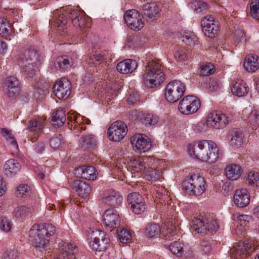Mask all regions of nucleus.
Masks as SVG:
<instances>
[{
	"instance_id": "26",
	"label": "nucleus",
	"mask_w": 259,
	"mask_h": 259,
	"mask_svg": "<svg viewBox=\"0 0 259 259\" xmlns=\"http://www.w3.org/2000/svg\"><path fill=\"white\" fill-rule=\"evenodd\" d=\"M249 88L246 83L241 79L237 78L232 81L231 91L238 97L245 96L248 92Z\"/></svg>"
},
{
	"instance_id": "34",
	"label": "nucleus",
	"mask_w": 259,
	"mask_h": 259,
	"mask_svg": "<svg viewBox=\"0 0 259 259\" xmlns=\"http://www.w3.org/2000/svg\"><path fill=\"white\" fill-rule=\"evenodd\" d=\"M46 123V119L43 117H35L28 123L29 130L32 132L39 133L42 132Z\"/></svg>"
},
{
	"instance_id": "50",
	"label": "nucleus",
	"mask_w": 259,
	"mask_h": 259,
	"mask_svg": "<svg viewBox=\"0 0 259 259\" xmlns=\"http://www.w3.org/2000/svg\"><path fill=\"white\" fill-rule=\"evenodd\" d=\"M246 183L253 187H259V173L251 171L248 174Z\"/></svg>"
},
{
	"instance_id": "8",
	"label": "nucleus",
	"mask_w": 259,
	"mask_h": 259,
	"mask_svg": "<svg viewBox=\"0 0 259 259\" xmlns=\"http://www.w3.org/2000/svg\"><path fill=\"white\" fill-rule=\"evenodd\" d=\"M127 125L124 122L120 120L116 121L108 128V138L113 141H120L127 134Z\"/></svg>"
},
{
	"instance_id": "36",
	"label": "nucleus",
	"mask_w": 259,
	"mask_h": 259,
	"mask_svg": "<svg viewBox=\"0 0 259 259\" xmlns=\"http://www.w3.org/2000/svg\"><path fill=\"white\" fill-rule=\"evenodd\" d=\"M77 170L84 179L94 180L97 178V171L94 166H83L77 168Z\"/></svg>"
},
{
	"instance_id": "45",
	"label": "nucleus",
	"mask_w": 259,
	"mask_h": 259,
	"mask_svg": "<svg viewBox=\"0 0 259 259\" xmlns=\"http://www.w3.org/2000/svg\"><path fill=\"white\" fill-rule=\"evenodd\" d=\"M191 7L197 13H204L208 9V6L207 3L198 0L192 3Z\"/></svg>"
},
{
	"instance_id": "6",
	"label": "nucleus",
	"mask_w": 259,
	"mask_h": 259,
	"mask_svg": "<svg viewBox=\"0 0 259 259\" xmlns=\"http://www.w3.org/2000/svg\"><path fill=\"white\" fill-rule=\"evenodd\" d=\"M185 91V85L181 81H171L165 89V98L168 102H176L183 96Z\"/></svg>"
},
{
	"instance_id": "39",
	"label": "nucleus",
	"mask_w": 259,
	"mask_h": 259,
	"mask_svg": "<svg viewBox=\"0 0 259 259\" xmlns=\"http://www.w3.org/2000/svg\"><path fill=\"white\" fill-rule=\"evenodd\" d=\"M248 123L252 130L259 128V109L252 110L248 116Z\"/></svg>"
},
{
	"instance_id": "42",
	"label": "nucleus",
	"mask_w": 259,
	"mask_h": 259,
	"mask_svg": "<svg viewBox=\"0 0 259 259\" xmlns=\"http://www.w3.org/2000/svg\"><path fill=\"white\" fill-rule=\"evenodd\" d=\"M182 38V41L188 46H193L198 44V38L191 31H185Z\"/></svg>"
},
{
	"instance_id": "11",
	"label": "nucleus",
	"mask_w": 259,
	"mask_h": 259,
	"mask_svg": "<svg viewBox=\"0 0 259 259\" xmlns=\"http://www.w3.org/2000/svg\"><path fill=\"white\" fill-rule=\"evenodd\" d=\"M124 19L129 28L134 30L138 31L144 26V22L139 13L135 9L126 11L124 15Z\"/></svg>"
},
{
	"instance_id": "38",
	"label": "nucleus",
	"mask_w": 259,
	"mask_h": 259,
	"mask_svg": "<svg viewBox=\"0 0 259 259\" xmlns=\"http://www.w3.org/2000/svg\"><path fill=\"white\" fill-rule=\"evenodd\" d=\"M0 135L13 147L17 149L18 145L17 142L12 134V131L6 128H0Z\"/></svg>"
},
{
	"instance_id": "58",
	"label": "nucleus",
	"mask_w": 259,
	"mask_h": 259,
	"mask_svg": "<svg viewBox=\"0 0 259 259\" xmlns=\"http://www.w3.org/2000/svg\"><path fill=\"white\" fill-rule=\"evenodd\" d=\"M105 52L99 53L96 52L94 54L92 55L90 57V60L92 61V63L94 64H100L104 60L106 59L105 58Z\"/></svg>"
},
{
	"instance_id": "18",
	"label": "nucleus",
	"mask_w": 259,
	"mask_h": 259,
	"mask_svg": "<svg viewBox=\"0 0 259 259\" xmlns=\"http://www.w3.org/2000/svg\"><path fill=\"white\" fill-rule=\"evenodd\" d=\"M127 201L131 204L132 210L135 214H140L146 209L145 202L143 197L139 193L133 192L128 194Z\"/></svg>"
},
{
	"instance_id": "55",
	"label": "nucleus",
	"mask_w": 259,
	"mask_h": 259,
	"mask_svg": "<svg viewBox=\"0 0 259 259\" xmlns=\"http://www.w3.org/2000/svg\"><path fill=\"white\" fill-rule=\"evenodd\" d=\"M39 228L42 229V233L45 234L48 238L50 236L54 234L56 232V228L50 224H45L42 225H38Z\"/></svg>"
},
{
	"instance_id": "57",
	"label": "nucleus",
	"mask_w": 259,
	"mask_h": 259,
	"mask_svg": "<svg viewBox=\"0 0 259 259\" xmlns=\"http://www.w3.org/2000/svg\"><path fill=\"white\" fill-rule=\"evenodd\" d=\"M12 226L11 222L5 217L0 219V229L5 232H9Z\"/></svg>"
},
{
	"instance_id": "62",
	"label": "nucleus",
	"mask_w": 259,
	"mask_h": 259,
	"mask_svg": "<svg viewBox=\"0 0 259 259\" xmlns=\"http://www.w3.org/2000/svg\"><path fill=\"white\" fill-rule=\"evenodd\" d=\"M154 191L157 194L156 197H161L167 195L168 191L162 186H154Z\"/></svg>"
},
{
	"instance_id": "1",
	"label": "nucleus",
	"mask_w": 259,
	"mask_h": 259,
	"mask_svg": "<svg viewBox=\"0 0 259 259\" xmlns=\"http://www.w3.org/2000/svg\"><path fill=\"white\" fill-rule=\"evenodd\" d=\"M187 150L191 156L204 162L213 163L220 157L219 148L211 141L194 142L188 145Z\"/></svg>"
},
{
	"instance_id": "61",
	"label": "nucleus",
	"mask_w": 259,
	"mask_h": 259,
	"mask_svg": "<svg viewBox=\"0 0 259 259\" xmlns=\"http://www.w3.org/2000/svg\"><path fill=\"white\" fill-rule=\"evenodd\" d=\"M174 56L178 61H185L187 59L186 53L182 49L176 51L174 53Z\"/></svg>"
},
{
	"instance_id": "31",
	"label": "nucleus",
	"mask_w": 259,
	"mask_h": 259,
	"mask_svg": "<svg viewBox=\"0 0 259 259\" xmlns=\"http://www.w3.org/2000/svg\"><path fill=\"white\" fill-rule=\"evenodd\" d=\"M73 186L75 189L78 195L81 197L88 196L91 192L90 186L84 181L81 180H75L73 182Z\"/></svg>"
},
{
	"instance_id": "48",
	"label": "nucleus",
	"mask_w": 259,
	"mask_h": 259,
	"mask_svg": "<svg viewBox=\"0 0 259 259\" xmlns=\"http://www.w3.org/2000/svg\"><path fill=\"white\" fill-rule=\"evenodd\" d=\"M200 74L202 76H208L213 74L215 71V68L213 64L206 63L202 64L200 67Z\"/></svg>"
},
{
	"instance_id": "27",
	"label": "nucleus",
	"mask_w": 259,
	"mask_h": 259,
	"mask_svg": "<svg viewBox=\"0 0 259 259\" xmlns=\"http://www.w3.org/2000/svg\"><path fill=\"white\" fill-rule=\"evenodd\" d=\"M249 249L250 246L248 243L239 242L231 249V256L236 259L243 258L246 256Z\"/></svg>"
},
{
	"instance_id": "60",
	"label": "nucleus",
	"mask_w": 259,
	"mask_h": 259,
	"mask_svg": "<svg viewBox=\"0 0 259 259\" xmlns=\"http://www.w3.org/2000/svg\"><path fill=\"white\" fill-rule=\"evenodd\" d=\"M48 88L49 85L48 84L47 85L46 89L44 90L37 88L34 92L35 97L38 99L42 100L43 98H44L45 96L49 93L48 91Z\"/></svg>"
},
{
	"instance_id": "19",
	"label": "nucleus",
	"mask_w": 259,
	"mask_h": 259,
	"mask_svg": "<svg viewBox=\"0 0 259 259\" xmlns=\"http://www.w3.org/2000/svg\"><path fill=\"white\" fill-rule=\"evenodd\" d=\"M19 81L16 77L10 76L6 78L4 88L6 94L9 99H15L19 95Z\"/></svg>"
},
{
	"instance_id": "35",
	"label": "nucleus",
	"mask_w": 259,
	"mask_h": 259,
	"mask_svg": "<svg viewBox=\"0 0 259 259\" xmlns=\"http://www.w3.org/2000/svg\"><path fill=\"white\" fill-rule=\"evenodd\" d=\"M66 119L65 111L62 109H59L52 114L51 121L53 126H62L66 121Z\"/></svg>"
},
{
	"instance_id": "56",
	"label": "nucleus",
	"mask_w": 259,
	"mask_h": 259,
	"mask_svg": "<svg viewBox=\"0 0 259 259\" xmlns=\"http://www.w3.org/2000/svg\"><path fill=\"white\" fill-rule=\"evenodd\" d=\"M119 239L122 243H127L132 239V235L130 232L124 229H122L118 232Z\"/></svg>"
},
{
	"instance_id": "17",
	"label": "nucleus",
	"mask_w": 259,
	"mask_h": 259,
	"mask_svg": "<svg viewBox=\"0 0 259 259\" xmlns=\"http://www.w3.org/2000/svg\"><path fill=\"white\" fill-rule=\"evenodd\" d=\"M71 84L66 78L60 79L54 85L53 91L59 99H66L71 93Z\"/></svg>"
},
{
	"instance_id": "16",
	"label": "nucleus",
	"mask_w": 259,
	"mask_h": 259,
	"mask_svg": "<svg viewBox=\"0 0 259 259\" xmlns=\"http://www.w3.org/2000/svg\"><path fill=\"white\" fill-rule=\"evenodd\" d=\"M39 225H33L29 231V241L35 247H43L49 240L45 234L42 233Z\"/></svg>"
},
{
	"instance_id": "4",
	"label": "nucleus",
	"mask_w": 259,
	"mask_h": 259,
	"mask_svg": "<svg viewBox=\"0 0 259 259\" xmlns=\"http://www.w3.org/2000/svg\"><path fill=\"white\" fill-rule=\"evenodd\" d=\"M183 188L189 195L200 196L206 191L207 184L204 177L193 174L183 182Z\"/></svg>"
},
{
	"instance_id": "9",
	"label": "nucleus",
	"mask_w": 259,
	"mask_h": 259,
	"mask_svg": "<svg viewBox=\"0 0 259 259\" xmlns=\"http://www.w3.org/2000/svg\"><path fill=\"white\" fill-rule=\"evenodd\" d=\"M202 31L205 36L214 38L220 31V23L211 16L204 17L201 21Z\"/></svg>"
},
{
	"instance_id": "10",
	"label": "nucleus",
	"mask_w": 259,
	"mask_h": 259,
	"mask_svg": "<svg viewBox=\"0 0 259 259\" xmlns=\"http://www.w3.org/2000/svg\"><path fill=\"white\" fill-rule=\"evenodd\" d=\"M129 164L132 169L136 172L143 171L144 172L145 169L155 167L154 158L152 157H137L130 160ZM153 168H154L153 167Z\"/></svg>"
},
{
	"instance_id": "15",
	"label": "nucleus",
	"mask_w": 259,
	"mask_h": 259,
	"mask_svg": "<svg viewBox=\"0 0 259 259\" xmlns=\"http://www.w3.org/2000/svg\"><path fill=\"white\" fill-rule=\"evenodd\" d=\"M228 116L225 114H221L217 111H213L208 114L207 117L206 124L210 127L217 129L224 128L229 123Z\"/></svg>"
},
{
	"instance_id": "53",
	"label": "nucleus",
	"mask_w": 259,
	"mask_h": 259,
	"mask_svg": "<svg viewBox=\"0 0 259 259\" xmlns=\"http://www.w3.org/2000/svg\"><path fill=\"white\" fill-rule=\"evenodd\" d=\"M250 7L251 17L254 19H259V0H252Z\"/></svg>"
},
{
	"instance_id": "5",
	"label": "nucleus",
	"mask_w": 259,
	"mask_h": 259,
	"mask_svg": "<svg viewBox=\"0 0 259 259\" xmlns=\"http://www.w3.org/2000/svg\"><path fill=\"white\" fill-rule=\"evenodd\" d=\"M219 225L215 220H208L203 218H194L192 222L191 230L198 234L204 235L208 231H217Z\"/></svg>"
},
{
	"instance_id": "54",
	"label": "nucleus",
	"mask_w": 259,
	"mask_h": 259,
	"mask_svg": "<svg viewBox=\"0 0 259 259\" xmlns=\"http://www.w3.org/2000/svg\"><path fill=\"white\" fill-rule=\"evenodd\" d=\"M233 39L234 43L237 44L240 42H245L246 41V39L244 31L241 29L235 30L233 34Z\"/></svg>"
},
{
	"instance_id": "41",
	"label": "nucleus",
	"mask_w": 259,
	"mask_h": 259,
	"mask_svg": "<svg viewBox=\"0 0 259 259\" xmlns=\"http://www.w3.org/2000/svg\"><path fill=\"white\" fill-rule=\"evenodd\" d=\"M160 233V227L156 224H150L145 229V235L149 238L157 237Z\"/></svg>"
},
{
	"instance_id": "32",
	"label": "nucleus",
	"mask_w": 259,
	"mask_h": 259,
	"mask_svg": "<svg viewBox=\"0 0 259 259\" xmlns=\"http://www.w3.org/2000/svg\"><path fill=\"white\" fill-rule=\"evenodd\" d=\"M225 172L227 179L233 181L236 180L240 178L242 171L239 165L232 164L226 166Z\"/></svg>"
},
{
	"instance_id": "25",
	"label": "nucleus",
	"mask_w": 259,
	"mask_h": 259,
	"mask_svg": "<svg viewBox=\"0 0 259 259\" xmlns=\"http://www.w3.org/2000/svg\"><path fill=\"white\" fill-rule=\"evenodd\" d=\"M77 250V247L74 243L65 242L57 259H76L75 253Z\"/></svg>"
},
{
	"instance_id": "20",
	"label": "nucleus",
	"mask_w": 259,
	"mask_h": 259,
	"mask_svg": "<svg viewBox=\"0 0 259 259\" xmlns=\"http://www.w3.org/2000/svg\"><path fill=\"white\" fill-rule=\"evenodd\" d=\"M102 200L103 203L108 205L117 207L121 203L122 197L118 192L110 189L104 192L102 197Z\"/></svg>"
},
{
	"instance_id": "46",
	"label": "nucleus",
	"mask_w": 259,
	"mask_h": 259,
	"mask_svg": "<svg viewBox=\"0 0 259 259\" xmlns=\"http://www.w3.org/2000/svg\"><path fill=\"white\" fill-rule=\"evenodd\" d=\"M159 120L158 116L153 113H147L142 119V122L146 126L154 125Z\"/></svg>"
},
{
	"instance_id": "40",
	"label": "nucleus",
	"mask_w": 259,
	"mask_h": 259,
	"mask_svg": "<svg viewBox=\"0 0 259 259\" xmlns=\"http://www.w3.org/2000/svg\"><path fill=\"white\" fill-rule=\"evenodd\" d=\"M80 144L83 150L90 149L95 145L96 140L92 135L83 136L81 137Z\"/></svg>"
},
{
	"instance_id": "59",
	"label": "nucleus",
	"mask_w": 259,
	"mask_h": 259,
	"mask_svg": "<svg viewBox=\"0 0 259 259\" xmlns=\"http://www.w3.org/2000/svg\"><path fill=\"white\" fill-rule=\"evenodd\" d=\"M18 253L14 249L7 250L3 254L2 259H16Z\"/></svg>"
},
{
	"instance_id": "22",
	"label": "nucleus",
	"mask_w": 259,
	"mask_h": 259,
	"mask_svg": "<svg viewBox=\"0 0 259 259\" xmlns=\"http://www.w3.org/2000/svg\"><path fill=\"white\" fill-rule=\"evenodd\" d=\"M155 163H156V165L155 167H154L153 166L152 167H149V168L145 169L144 171L145 176L147 177V178L148 180L152 181H157L158 180H160L161 179H162V171L161 170V168H160V164L162 163V161L159 159H156L154 158Z\"/></svg>"
},
{
	"instance_id": "49",
	"label": "nucleus",
	"mask_w": 259,
	"mask_h": 259,
	"mask_svg": "<svg viewBox=\"0 0 259 259\" xmlns=\"http://www.w3.org/2000/svg\"><path fill=\"white\" fill-rule=\"evenodd\" d=\"M243 143V135L242 133L236 131L229 142L230 145L234 148L239 147Z\"/></svg>"
},
{
	"instance_id": "7",
	"label": "nucleus",
	"mask_w": 259,
	"mask_h": 259,
	"mask_svg": "<svg viewBox=\"0 0 259 259\" xmlns=\"http://www.w3.org/2000/svg\"><path fill=\"white\" fill-rule=\"evenodd\" d=\"M200 100L195 96H187L180 102L178 109L185 115H189L196 112L200 107Z\"/></svg>"
},
{
	"instance_id": "43",
	"label": "nucleus",
	"mask_w": 259,
	"mask_h": 259,
	"mask_svg": "<svg viewBox=\"0 0 259 259\" xmlns=\"http://www.w3.org/2000/svg\"><path fill=\"white\" fill-rule=\"evenodd\" d=\"M11 32V24L4 18H0V35L6 37Z\"/></svg>"
},
{
	"instance_id": "24",
	"label": "nucleus",
	"mask_w": 259,
	"mask_h": 259,
	"mask_svg": "<svg viewBox=\"0 0 259 259\" xmlns=\"http://www.w3.org/2000/svg\"><path fill=\"white\" fill-rule=\"evenodd\" d=\"M160 10L155 3H147L142 7V12L144 17L153 21L158 16Z\"/></svg>"
},
{
	"instance_id": "13",
	"label": "nucleus",
	"mask_w": 259,
	"mask_h": 259,
	"mask_svg": "<svg viewBox=\"0 0 259 259\" xmlns=\"http://www.w3.org/2000/svg\"><path fill=\"white\" fill-rule=\"evenodd\" d=\"M93 240L90 242L93 250L98 251H104L107 248L109 239L105 233L100 230L93 232Z\"/></svg>"
},
{
	"instance_id": "52",
	"label": "nucleus",
	"mask_w": 259,
	"mask_h": 259,
	"mask_svg": "<svg viewBox=\"0 0 259 259\" xmlns=\"http://www.w3.org/2000/svg\"><path fill=\"white\" fill-rule=\"evenodd\" d=\"M30 190L29 186L26 184H21L17 188L16 195L17 197H26L29 195Z\"/></svg>"
},
{
	"instance_id": "14",
	"label": "nucleus",
	"mask_w": 259,
	"mask_h": 259,
	"mask_svg": "<svg viewBox=\"0 0 259 259\" xmlns=\"http://www.w3.org/2000/svg\"><path fill=\"white\" fill-rule=\"evenodd\" d=\"M69 18L74 26L78 27L81 30L84 29V31L89 28L88 22L89 18L83 12L77 9L71 10L69 13Z\"/></svg>"
},
{
	"instance_id": "12",
	"label": "nucleus",
	"mask_w": 259,
	"mask_h": 259,
	"mask_svg": "<svg viewBox=\"0 0 259 259\" xmlns=\"http://www.w3.org/2000/svg\"><path fill=\"white\" fill-rule=\"evenodd\" d=\"M131 143L137 152H145L151 147V140L143 134H135L131 139Z\"/></svg>"
},
{
	"instance_id": "29",
	"label": "nucleus",
	"mask_w": 259,
	"mask_h": 259,
	"mask_svg": "<svg viewBox=\"0 0 259 259\" xmlns=\"http://www.w3.org/2000/svg\"><path fill=\"white\" fill-rule=\"evenodd\" d=\"M4 169L7 177H13L20 171L21 164L17 160L10 159L5 162Z\"/></svg>"
},
{
	"instance_id": "23",
	"label": "nucleus",
	"mask_w": 259,
	"mask_h": 259,
	"mask_svg": "<svg viewBox=\"0 0 259 259\" xmlns=\"http://www.w3.org/2000/svg\"><path fill=\"white\" fill-rule=\"evenodd\" d=\"M234 202L239 207H244L250 202V196L246 189L237 190L233 197Z\"/></svg>"
},
{
	"instance_id": "64",
	"label": "nucleus",
	"mask_w": 259,
	"mask_h": 259,
	"mask_svg": "<svg viewBox=\"0 0 259 259\" xmlns=\"http://www.w3.org/2000/svg\"><path fill=\"white\" fill-rule=\"evenodd\" d=\"M201 250L204 254H208L211 251L212 248L210 243L207 241H203L200 245Z\"/></svg>"
},
{
	"instance_id": "2",
	"label": "nucleus",
	"mask_w": 259,
	"mask_h": 259,
	"mask_svg": "<svg viewBox=\"0 0 259 259\" xmlns=\"http://www.w3.org/2000/svg\"><path fill=\"white\" fill-rule=\"evenodd\" d=\"M40 62L38 52L34 49H24L18 55V63L30 77L35 73V68Z\"/></svg>"
},
{
	"instance_id": "28",
	"label": "nucleus",
	"mask_w": 259,
	"mask_h": 259,
	"mask_svg": "<svg viewBox=\"0 0 259 259\" xmlns=\"http://www.w3.org/2000/svg\"><path fill=\"white\" fill-rule=\"evenodd\" d=\"M161 235L164 239L167 240L176 239L180 235L178 225L169 223L165 225L162 228Z\"/></svg>"
},
{
	"instance_id": "51",
	"label": "nucleus",
	"mask_w": 259,
	"mask_h": 259,
	"mask_svg": "<svg viewBox=\"0 0 259 259\" xmlns=\"http://www.w3.org/2000/svg\"><path fill=\"white\" fill-rule=\"evenodd\" d=\"M67 23V19L66 16L64 14H60L56 21V27L57 30L60 33L64 31L66 28V24Z\"/></svg>"
},
{
	"instance_id": "47",
	"label": "nucleus",
	"mask_w": 259,
	"mask_h": 259,
	"mask_svg": "<svg viewBox=\"0 0 259 259\" xmlns=\"http://www.w3.org/2000/svg\"><path fill=\"white\" fill-rule=\"evenodd\" d=\"M29 212V207L24 205H19L14 208L13 215L17 218H21L25 217Z\"/></svg>"
},
{
	"instance_id": "33",
	"label": "nucleus",
	"mask_w": 259,
	"mask_h": 259,
	"mask_svg": "<svg viewBox=\"0 0 259 259\" xmlns=\"http://www.w3.org/2000/svg\"><path fill=\"white\" fill-rule=\"evenodd\" d=\"M244 68L249 72L255 71L259 67V58L256 55H247L244 62Z\"/></svg>"
},
{
	"instance_id": "21",
	"label": "nucleus",
	"mask_w": 259,
	"mask_h": 259,
	"mask_svg": "<svg viewBox=\"0 0 259 259\" xmlns=\"http://www.w3.org/2000/svg\"><path fill=\"white\" fill-rule=\"evenodd\" d=\"M103 217L105 225L110 228H115L120 225V219L119 214L113 209L106 210Z\"/></svg>"
},
{
	"instance_id": "3",
	"label": "nucleus",
	"mask_w": 259,
	"mask_h": 259,
	"mask_svg": "<svg viewBox=\"0 0 259 259\" xmlns=\"http://www.w3.org/2000/svg\"><path fill=\"white\" fill-rule=\"evenodd\" d=\"M142 76L144 83L149 87L159 85L164 79L161 65L156 61L148 63Z\"/></svg>"
},
{
	"instance_id": "30",
	"label": "nucleus",
	"mask_w": 259,
	"mask_h": 259,
	"mask_svg": "<svg viewBox=\"0 0 259 259\" xmlns=\"http://www.w3.org/2000/svg\"><path fill=\"white\" fill-rule=\"evenodd\" d=\"M138 66L137 62L132 59H125L120 62L116 66L118 72L122 74H128L135 71Z\"/></svg>"
},
{
	"instance_id": "63",
	"label": "nucleus",
	"mask_w": 259,
	"mask_h": 259,
	"mask_svg": "<svg viewBox=\"0 0 259 259\" xmlns=\"http://www.w3.org/2000/svg\"><path fill=\"white\" fill-rule=\"evenodd\" d=\"M61 136L59 135V137H53L50 140V145L54 149H57L59 148L62 143Z\"/></svg>"
},
{
	"instance_id": "37",
	"label": "nucleus",
	"mask_w": 259,
	"mask_h": 259,
	"mask_svg": "<svg viewBox=\"0 0 259 259\" xmlns=\"http://www.w3.org/2000/svg\"><path fill=\"white\" fill-rule=\"evenodd\" d=\"M72 62L68 56H62L58 57L55 62V66L61 71H63L70 67Z\"/></svg>"
},
{
	"instance_id": "44",
	"label": "nucleus",
	"mask_w": 259,
	"mask_h": 259,
	"mask_svg": "<svg viewBox=\"0 0 259 259\" xmlns=\"http://www.w3.org/2000/svg\"><path fill=\"white\" fill-rule=\"evenodd\" d=\"M169 249L174 254L181 256L185 251L184 244L179 241H175L169 245Z\"/></svg>"
}]
</instances>
